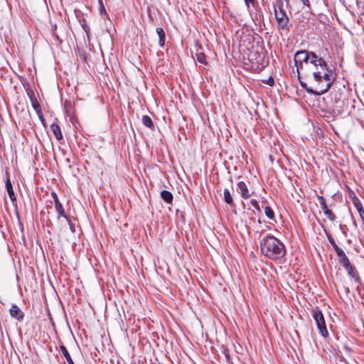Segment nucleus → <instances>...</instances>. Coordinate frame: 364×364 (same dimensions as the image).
Instances as JSON below:
<instances>
[{
  "instance_id": "f257e3e1",
  "label": "nucleus",
  "mask_w": 364,
  "mask_h": 364,
  "mask_svg": "<svg viewBox=\"0 0 364 364\" xmlns=\"http://www.w3.org/2000/svg\"><path fill=\"white\" fill-rule=\"evenodd\" d=\"M294 61L300 85L308 93L321 95L331 88L335 77L323 58L301 50L296 52Z\"/></svg>"
},
{
  "instance_id": "f03ea898",
  "label": "nucleus",
  "mask_w": 364,
  "mask_h": 364,
  "mask_svg": "<svg viewBox=\"0 0 364 364\" xmlns=\"http://www.w3.org/2000/svg\"><path fill=\"white\" fill-rule=\"evenodd\" d=\"M260 250L264 256L272 260L282 259L286 255L284 243L272 235H267L262 239Z\"/></svg>"
},
{
  "instance_id": "7ed1b4c3",
  "label": "nucleus",
  "mask_w": 364,
  "mask_h": 364,
  "mask_svg": "<svg viewBox=\"0 0 364 364\" xmlns=\"http://www.w3.org/2000/svg\"><path fill=\"white\" fill-rule=\"evenodd\" d=\"M274 12L277 21V28L282 30H289V17L283 9V2L282 0H275L274 5Z\"/></svg>"
},
{
  "instance_id": "20e7f679",
  "label": "nucleus",
  "mask_w": 364,
  "mask_h": 364,
  "mask_svg": "<svg viewBox=\"0 0 364 364\" xmlns=\"http://www.w3.org/2000/svg\"><path fill=\"white\" fill-rule=\"evenodd\" d=\"M312 316L316 323V326L320 333L322 336L326 338L328 336V333L326 329L324 316L321 311L318 307L313 309Z\"/></svg>"
},
{
  "instance_id": "39448f33",
  "label": "nucleus",
  "mask_w": 364,
  "mask_h": 364,
  "mask_svg": "<svg viewBox=\"0 0 364 364\" xmlns=\"http://www.w3.org/2000/svg\"><path fill=\"white\" fill-rule=\"evenodd\" d=\"M237 191L243 199L250 198L254 193L247 188V184L243 181L237 183Z\"/></svg>"
},
{
  "instance_id": "423d86ee",
  "label": "nucleus",
  "mask_w": 364,
  "mask_h": 364,
  "mask_svg": "<svg viewBox=\"0 0 364 364\" xmlns=\"http://www.w3.org/2000/svg\"><path fill=\"white\" fill-rule=\"evenodd\" d=\"M9 312L13 318H15L18 321L22 320L23 318V313L16 304L11 306Z\"/></svg>"
},
{
  "instance_id": "0eeeda50",
  "label": "nucleus",
  "mask_w": 364,
  "mask_h": 364,
  "mask_svg": "<svg viewBox=\"0 0 364 364\" xmlns=\"http://www.w3.org/2000/svg\"><path fill=\"white\" fill-rule=\"evenodd\" d=\"M345 269L347 271L348 275L353 278L355 281L358 282L360 281L358 272L354 266L350 264L348 267H345Z\"/></svg>"
},
{
  "instance_id": "6e6552de",
  "label": "nucleus",
  "mask_w": 364,
  "mask_h": 364,
  "mask_svg": "<svg viewBox=\"0 0 364 364\" xmlns=\"http://www.w3.org/2000/svg\"><path fill=\"white\" fill-rule=\"evenodd\" d=\"M6 191L8 192V194H9V196L10 199L12 201H15L16 200V196H15V193H14V189H13V186H12L11 182V181H10V179L9 178L6 181Z\"/></svg>"
},
{
  "instance_id": "1a4fd4ad",
  "label": "nucleus",
  "mask_w": 364,
  "mask_h": 364,
  "mask_svg": "<svg viewBox=\"0 0 364 364\" xmlns=\"http://www.w3.org/2000/svg\"><path fill=\"white\" fill-rule=\"evenodd\" d=\"M50 130L55 136L57 140H60L63 139V134L58 124H52L50 125Z\"/></svg>"
},
{
  "instance_id": "9d476101",
  "label": "nucleus",
  "mask_w": 364,
  "mask_h": 364,
  "mask_svg": "<svg viewBox=\"0 0 364 364\" xmlns=\"http://www.w3.org/2000/svg\"><path fill=\"white\" fill-rule=\"evenodd\" d=\"M31 104L33 109L36 111L37 114L38 115L39 118L43 120V116H42V112L41 105L38 103V100L36 98H31Z\"/></svg>"
},
{
  "instance_id": "9b49d317",
  "label": "nucleus",
  "mask_w": 364,
  "mask_h": 364,
  "mask_svg": "<svg viewBox=\"0 0 364 364\" xmlns=\"http://www.w3.org/2000/svg\"><path fill=\"white\" fill-rule=\"evenodd\" d=\"M161 198L168 204H171L173 202V195L170 191L164 190L161 192Z\"/></svg>"
},
{
  "instance_id": "f8f14e48",
  "label": "nucleus",
  "mask_w": 364,
  "mask_h": 364,
  "mask_svg": "<svg viewBox=\"0 0 364 364\" xmlns=\"http://www.w3.org/2000/svg\"><path fill=\"white\" fill-rule=\"evenodd\" d=\"M55 208L56 212L58 214V219H59L60 217L67 218L68 215L65 214L64 208L60 202L55 203Z\"/></svg>"
},
{
  "instance_id": "ddd939ff",
  "label": "nucleus",
  "mask_w": 364,
  "mask_h": 364,
  "mask_svg": "<svg viewBox=\"0 0 364 364\" xmlns=\"http://www.w3.org/2000/svg\"><path fill=\"white\" fill-rule=\"evenodd\" d=\"M60 350H61L63 355H64L66 360L68 361V364H75L70 353H68L66 347L63 345H61L60 346Z\"/></svg>"
},
{
  "instance_id": "4468645a",
  "label": "nucleus",
  "mask_w": 364,
  "mask_h": 364,
  "mask_svg": "<svg viewBox=\"0 0 364 364\" xmlns=\"http://www.w3.org/2000/svg\"><path fill=\"white\" fill-rule=\"evenodd\" d=\"M156 33L159 36V44L160 46H164L165 43V33L162 28H157Z\"/></svg>"
},
{
  "instance_id": "2eb2a0df",
  "label": "nucleus",
  "mask_w": 364,
  "mask_h": 364,
  "mask_svg": "<svg viewBox=\"0 0 364 364\" xmlns=\"http://www.w3.org/2000/svg\"><path fill=\"white\" fill-rule=\"evenodd\" d=\"M142 123L145 127L150 129H152L154 127L151 119L148 115H144L142 117Z\"/></svg>"
},
{
  "instance_id": "dca6fc26",
  "label": "nucleus",
  "mask_w": 364,
  "mask_h": 364,
  "mask_svg": "<svg viewBox=\"0 0 364 364\" xmlns=\"http://www.w3.org/2000/svg\"><path fill=\"white\" fill-rule=\"evenodd\" d=\"M224 200L225 203H227L230 205H234L232 198L231 196L230 191L228 188H225L224 190Z\"/></svg>"
},
{
  "instance_id": "f3484780",
  "label": "nucleus",
  "mask_w": 364,
  "mask_h": 364,
  "mask_svg": "<svg viewBox=\"0 0 364 364\" xmlns=\"http://www.w3.org/2000/svg\"><path fill=\"white\" fill-rule=\"evenodd\" d=\"M196 60L202 64V65H206V60H205V55L204 53H203L202 52H200V53H197L196 54Z\"/></svg>"
},
{
  "instance_id": "a211bd4d",
  "label": "nucleus",
  "mask_w": 364,
  "mask_h": 364,
  "mask_svg": "<svg viewBox=\"0 0 364 364\" xmlns=\"http://www.w3.org/2000/svg\"><path fill=\"white\" fill-rule=\"evenodd\" d=\"M264 213L269 219L273 220L274 218V213L270 207L266 206L264 208Z\"/></svg>"
},
{
  "instance_id": "6ab92c4d",
  "label": "nucleus",
  "mask_w": 364,
  "mask_h": 364,
  "mask_svg": "<svg viewBox=\"0 0 364 364\" xmlns=\"http://www.w3.org/2000/svg\"><path fill=\"white\" fill-rule=\"evenodd\" d=\"M337 256L338 257V261L341 264L343 261L346 259L348 257L345 254L344 251L341 249L336 252Z\"/></svg>"
},
{
  "instance_id": "aec40b11",
  "label": "nucleus",
  "mask_w": 364,
  "mask_h": 364,
  "mask_svg": "<svg viewBox=\"0 0 364 364\" xmlns=\"http://www.w3.org/2000/svg\"><path fill=\"white\" fill-rule=\"evenodd\" d=\"M328 240L329 242L331 243V245H332L334 250L336 251V252H337L338 251L341 250V248L338 247V246L335 242L333 238L331 235H328Z\"/></svg>"
},
{
  "instance_id": "412c9836",
  "label": "nucleus",
  "mask_w": 364,
  "mask_h": 364,
  "mask_svg": "<svg viewBox=\"0 0 364 364\" xmlns=\"http://www.w3.org/2000/svg\"><path fill=\"white\" fill-rule=\"evenodd\" d=\"M324 215L331 220L333 221L336 219V215L333 214V213L331 210H327L323 212Z\"/></svg>"
},
{
  "instance_id": "4be33fe9",
  "label": "nucleus",
  "mask_w": 364,
  "mask_h": 364,
  "mask_svg": "<svg viewBox=\"0 0 364 364\" xmlns=\"http://www.w3.org/2000/svg\"><path fill=\"white\" fill-rule=\"evenodd\" d=\"M318 200H319V203H320L321 207V208L323 210V212L328 210V206H327V205H326V203L325 202V200H324L323 197V196H319L318 197Z\"/></svg>"
},
{
  "instance_id": "5701e85b",
  "label": "nucleus",
  "mask_w": 364,
  "mask_h": 364,
  "mask_svg": "<svg viewBox=\"0 0 364 364\" xmlns=\"http://www.w3.org/2000/svg\"><path fill=\"white\" fill-rule=\"evenodd\" d=\"M353 204L355 205V207L356 208L357 210H360L361 209H363V205L360 201V200L357 198H355L353 199Z\"/></svg>"
},
{
  "instance_id": "b1692460",
  "label": "nucleus",
  "mask_w": 364,
  "mask_h": 364,
  "mask_svg": "<svg viewBox=\"0 0 364 364\" xmlns=\"http://www.w3.org/2000/svg\"><path fill=\"white\" fill-rule=\"evenodd\" d=\"M250 204L257 210L260 211V208L258 202L255 199H252L250 201Z\"/></svg>"
},
{
  "instance_id": "393cba45",
  "label": "nucleus",
  "mask_w": 364,
  "mask_h": 364,
  "mask_svg": "<svg viewBox=\"0 0 364 364\" xmlns=\"http://www.w3.org/2000/svg\"><path fill=\"white\" fill-rule=\"evenodd\" d=\"M65 220L70 227V230H71V232H75V225L72 223L71 220L68 217H67V218H65Z\"/></svg>"
},
{
  "instance_id": "a878e982",
  "label": "nucleus",
  "mask_w": 364,
  "mask_h": 364,
  "mask_svg": "<svg viewBox=\"0 0 364 364\" xmlns=\"http://www.w3.org/2000/svg\"><path fill=\"white\" fill-rule=\"evenodd\" d=\"M51 196H52V198H53L55 204L60 202L58 197L55 192H52Z\"/></svg>"
},
{
  "instance_id": "bb28decb",
  "label": "nucleus",
  "mask_w": 364,
  "mask_h": 364,
  "mask_svg": "<svg viewBox=\"0 0 364 364\" xmlns=\"http://www.w3.org/2000/svg\"><path fill=\"white\" fill-rule=\"evenodd\" d=\"M341 264L343 266V267H348V265L351 264L349 259L347 257L346 259H345L343 262L341 263Z\"/></svg>"
},
{
  "instance_id": "cd10ccee",
  "label": "nucleus",
  "mask_w": 364,
  "mask_h": 364,
  "mask_svg": "<svg viewBox=\"0 0 364 364\" xmlns=\"http://www.w3.org/2000/svg\"><path fill=\"white\" fill-rule=\"evenodd\" d=\"M274 79L272 77H270L267 80V84L270 86H272L274 85Z\"/></svg>"
},
{
  "instance_id": "c85d7f7f",
  "label": "nucleus",
  "mask_w": 364,
  "mask_h": 364,
  "mask_svg": "<svg viewBox=\"0 0 364 364\" xmlns=\"http://www.w3.org/2000/svg\"><path fill=\"white\" fill-rule=\"evenodd\" d=\"M304 5L306 6L308 8H310L309 1V0H301Z\"/></svg>"
},
{
  "instance_id": "c756f323",
  "label": "nucleus",
  "mask_w": 364,
  "mask_h": 364,
  "mask_svg": "<svg viewBox=\"0 0 364 364\" xmlns=\"http://www.w3.org/2000/svg\"><path fill=\"white\" fill-rule=\"evenodd\" d=\"M100 1V12L102 13V11L105 12V9L102 5V1L101 0H99Z\"/></svg>"
},
{
  "instance_id": "7c9ffc66",
  "label": "nucleus",
  "mask_w": 364,
  "mask_h": 364,
  "mask_svg": "<svg viewBox=\"0 0 364 364\" xmlns=\"http://www.w3.org/2000/svg\"><path fill=\"white\" fill-rule=\"evenodd\" d=\"M245 1L246 2L247 5H248L250 2L252 1V0H245Z\"/></svg>"
},
{
  "instance_id": "2f4dec72",
  "label": "nucleus",
  "mask_w": 364,
  "mask_h": 364,
  "mask_svg": "<svg viewBox=\"0 0 364 364\" xmlns=\"http://www.w3.org/2000/svg\"><path fill=\"white\" fill-rule=\"evenodd\" d=\"M287 2V4H289V0H284Z\"/></svg>"
}]
</instances>
